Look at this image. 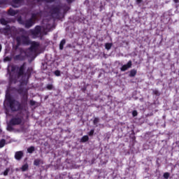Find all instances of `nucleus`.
<instances>
[{
  "instance_id": "obj_8",
  "label": "nucleus",
  "mask_w": 179,
  "mask_h": 179,
  "mask_svg": "<svg viewBox=\"0 0 179 179\" xmlns=\"http://www.w3.org/2000/svg\"><path fill=\"white\" fill-rule=\"evenodd\" d=\"M24 59H26V52L21 49L20 55L14 57V61H24Z\"/></svg>"
},
{
  "instance_id": "obj_36",
  "label": "nucleus",
  "mask_w": 179,
  "mask_h": 179,
  "mask_svg": "<svg viewBox=\"0 0 179 179\" xmlns=\"http://www.w3.org/2000/svg\"><path fill=\"white\" fill-rule=\"evenodd\" d=\"M54 73L55 76H61V71L59 70H56Z\"/></svg>"
},
{
  "instance_id": "obj_39",
  "label": "nucleus",
  "mask_w": 179,
  "mask_h": 179,
  "mask_svg": "<svg viewBox=\"0 0 179 179\" xmlns=\"http://www.w3.org/2000/svg\"><path fill=\"white\" fill-rule=\"evenodd\" d=\"M9 168H7L4 171H3V176H8V173H9Z\"/></svg>"
},
{
  "instance_id": "obj_40",
  "label": "nucleus",
  "mask_w": 179,
  "mask_h": 179,
  "mask_svg": "<svg viewBox=\"0 0 179 179\" xmlns=\"http://www.w3.org/2000/svg\"><path fill=\"white\" fill-rule=\"evenodd\" d=\"M132 115H133V117H136L138 115V111L133 110Z\"/></svg>"
},
{
  "instance_id": "obj_24",
  "label": "nucleus",
  "mask_w": 179,
  "mask_h": 179,
  "mask_svg": "<svg viewBox=\"0 0 179 179\" xmlns=\"http://www.w3.org/2000/svg\"><path fill=\"white\" fill-rule=\"evenodd\" d=\"M5 145H6V140L3 138L0 140V149H2Z\"/></svg>"
},
{
  "instance_id": "obj_12",
  "label": "nucleus",
  "mask_w": 179,
  "mask_h": 179,
  "mask_svg": "<svg viewBox=\"0 0 179 179\" xmlns=\"http://www.w3.org/2000/svg\"><path fill=\"white\" fill-rule=\"evenodd\" d=\"M36 22H34V20H32L31 19L26 20L24 22V26L25 29H30V27H32V26H34Z\"/></svg>"
},
{
  "instance_id": "obj_11",
  "label": "nucleus",
  "mask_w": 179,
  "mask_h": 179,
  "mask_svg": "<svg viewBox=\"0 0 179 179\" xmlns=\"http://www.w3.org/2000/svg\"><path fill=\"white\" fill-rule=\"evenodd\" d=\"M24 3V0H12L11 6L13 8H20Z\"/></svg>"
},
{
  "instance_id": "obj_21",
  "label": "nucleus",
  "mask_w": 179,
  "mask_h": 179,
  "mask_svg": "<svg viewBox=\"0 0 179 179\" xmlns=\"http://www.w3.org/2000/svg\"><path fill=\"white\" fill-rule=\"evenodd\" d=\"M47 34H48V30L45 28L43 29L41 27V37H43V36H47Z\"/></svg>"
},
{
  "instance_id": "obj_37",
  "label": "nucleus",
  "mask_w": 179,
  "mask_h": 179,
  "mask_svg": "<svg viewBox=\"0 0 179 179\" xmlns=\"http://www.w3.org/2000/svg\"><path fill=\"white\" fill-rule=\"evenodd\" d=\"M169 177H170V173L169 172L164 173V178L169 179Z\"/></svg>"
},
{
  "instance_id": "obj_15",
  "label": "nucleus",
  "mask_w": 179,
  "mask_h": 179,
  "mask_svg": "<svg viewBox=\"0 0 179 179\" xmlns=\"http://www.w3.org/2000/svg\"><path fill=\"white\" fill-rule=\"evenodd\" d=\"M62 9L63 10V15H66V13L70 10L71 7L67 5H64L62 6Z\"/></svg>"
},
{
  "instance_id": "obj_19",
  "label": "nucleus",
  "mask_w": 179,
  "mask_h": 179,
  "mask_svg": "<svg viewBox=\"0 0 179 179\" xmlns=\"http://www.w3.org/2000/svg\"><path fill=\"white\" fill-rule=\"evenodd\" d=\"M40 164H43V160H41V159H36L34 161V166H40Z\"/></svg>"
},
{
  "instance_id": "obj_33",
  "label": "nucleus",
  "mask_w": 179,
  "mask_h": 179,
  "mask_svg": "<svg viewBox=\"0 0 179 179\" xmlns=\"http://www.w3.org/2000/svg\"><path fill=\"white\" fill-rule=\"evenodd\" d=\"M8 5V0H0V6Z\"/></svg>"
},
{
  "instance_id": "obj_3",
  "label": "nucleus",
  "mask_w": 179,
  "mask_h": 179,
  "mask_svg": "<svg viewBox=\"0 0 179 179\" xmlns=\"http://www.w3.org/2000/svg\"><path fill=\"white\" fill-rule=\"evenodd\" d=\"M17 92L18 93V94H20V96H22L21 106H26V104H27V100H29V92L27 91V89L20 87L17 90Z\"/></svg>"
},
{
  "instance_id": "obj_9",
  "label": "nucleus",
  "mask_w": 179,
  "mask_h": 179,
  "mask_svg": "<svg viewBox=\"0 0 179 179\" xmlns=\"http://www.w3.org/2000/svg\"><path fill=\"white\" fill-rule=\"evenodd\" d=\"M23 121V117H13L10 120V124L11 125H20Z\"/></svg>"
},
{
  "instance_id": "obj_44",
  "label": "nucleus",
  "mask_w": 179,
  "mask_h": 179,
  "mask_svg": "<svg viewBox=\"0 0 179 179\" xmlns=\"http://www.w3.org/2000/svg\"><path fill=\"white\" fill-rule=\"evenodd\" d=\"M137 3H141L142 2V0H136Z\"/></svg>"
},
{
  "instance_id": "obj_28",
  "label": "nucleus",
  "mask_w": 179,
  "mask_h": 179,
  "mask_svg": "<svg viewBox=\"0 0 179 179\" xmlns=\"http://www.w3.org/2000/svg\"><path fill=\"white\" fill-rule=\"evenodd\" d=\"M13 124H10V122H9L8 126H7V131H13Z\"/></svg>"
},
{
  "instance_id": "obj_2",
  "label": "nucleus",
  "mask_w": 179,
  "mask_h": 179,
  "mask_svg": "<svg viewBox=\"0 0 179 179\" xmlns=\"http://www.w3.org/2000/svg\"><path fill=\"white\" fill-rule=\"evenodd\" d=\"M15 41L17 42V47H20V45H30V38L29 36L21 35L15 38Z\"/></svg>"
},
{
  "instance_id": "obj_41",
  "label": "nucleus",
  "mask_w": 179,
  "mask_h": 179,
  "mask_svg": "<svg viewBox=\"0 0 179 179\" xmlns=\"http://www.w3.org/2000/svg\"><path fill=\"white\" fill-rule=\"evenodd\" d=\"M29 104H30V106H35L36 105V101H34L33 100H31L29 101Z\"/></svg>"
},
{
  "instance_id": "obj_43",
  "label": "nucleus",
  "mask_w": 179,
  "mask_h": 179,
  "mask_svg": "<svg viewBox=\"0 0 179 179\" xmlns=\"http://www.w3.org/2000/svg\"><path fill=\"white\" fill-rule=\"evenodd\" d=\"M5 61H10V58L9 57H6L5 58Z\"/></svg>"
},
{
  "instance_id": "obj_27",
  "label": "nucleus",
  "mask_w": 179,
  "mask_h": 179,
  "mask_svg": "<svg viewBox=\"0 0 179 179\" xmlns=\"http://www.w3.org/2000/svg\"><path fill=\"white\" fill-rule=\"evenodd\" d=\"M111 47H113V43H107L105 44L106 50H111Z\"/></svg>"
},
{
  "instance_id": "obj_25",
  "label": "nucleus",
  "mask_w": 179,
  "mask_h": 179,
  "mask_svg": "<svg viewBox=\"0 0 179 179\" xmlns=\"http://www.w3.org/2000/svg\"><path fill=\"white\" fill-rule=\"evenodd\" d=\"M37 2H46V3H52L55 0H36Z\"/></svg>"
},
{
  "instance_id": "obj_38",
  "label": "nucleus",
  "mask_w": 179,
  "mask_h": 179,
  "mask_svg": "<svg viewBox=\"0 0 179 179\" xmlns=\"http://www.w3.org/2000/svg\"><path fill=\"white\" fill-rule=\"evenodd\" d=\"M89 136H93L94 135V129H91L90 131L88 133Z\"/></svg>"
},
{
  "instance_id": "obj_34",
  "label": "nucleus",
  "mask_w": 179,
  "mask_h": 179,
  "mask_svg": "<svg viewBox=\"0 0 179 179\" xmlns=\"http://www.w3.org/2000/svg\"><path fill=\"white\" fill-rule=\"evenodd\" d=\"M46 89L48 90H52V89H54V85H52V84H49L46 86Z\"/></svg>"
},
{
  "instance_id": "obj_23",
  "label": "nucleus",
  "mask_w": 179,
  "mask_h": 179,
  "mask_svg": "<svg viewBox=\"0 0 179 179\" xmlns=\"http://www.w3.org/2000/svg\"><path fill=\"white\" fill-rule=\"evenodd\" d=\"M17 22L20 24H22V26L24 25V20H23V19H22V16H20L17 17Z\"/></svg>"
},
{
  "instance_id": "obj_29",
  "label": "nucleus",
  "mask_w": 179,
  "mask_h": 179,
  "mask_svg": "<svg viewBox=\"0 0 179 179\" xmlns=\"http://www.w3.org/2000/svg\"><path fill=\"white\" fill-rule=\"evenodd\" d=\"M31 72H33V69L31 68H28L27 70V73L25 75H27L28 76H30L31 75Z\"/></svg>"
},
{
  "instance_id": "obj_46",
  "label": "nucleus",
  "mask_w": 179,
  "mask_h": 179,
  "mask_svg": "<svg viewBox=\"0 0 179 179\" xmlns=\"http://www.w3.org/2000/svg\"><path fill=\"white\" fill-rule=\"evenodd\" d=\"M2 51V45L0 44V52Z\"/></svg>"
},
{
  "instance_id": "obj_45",
  "label": "nucleus",
  "mask_w": 179,
  "mask_h": 179,
  "mask_svg": "<svg viewBox=\"0 0 179 179\" xmlns=\"http://www.w3.org/2000/svg\"><path fill=\"white\" fill-rule=\"evenodd\" d=\"M173 2H175V3H178L179 0H173Z\"/></svg>"
},
{
  "instance_id": "obj_42",
  "label": "nucleus",
  "mask_w": 179,
  "mask_h": 179,
  "mask_svg": "<svg viewBox=\"0 0 179 179\" xmlns=\"http://www.w3.org/2000/svg\"><path fill=\"white\" fill-rule=\"evenodd\" d=\"M75 0H66L67 3H72Z\"/></svg>"
},
{
  "instance_id": "obj_35",
  "label": "nucleus",
  "mask_w": 179,
  "mask_h": 179,
  "mask_svg": "<svg viewBox=\"0 0 179 179\" xmlns=\"http://www.w3.org/2000/svg\"><path fill=\"white\" fill-rule=\"evenodd\" d=\"M152 94H155V96H160V93L159 92V90H153Z\"/></svg>"
},
{
  "instance_id": "obj_26",
  "label": "nucleus",
  "mask_w": 179,
  "mask_h": 179,
  "mask_svg": "<svg viewBox=\"0 0 179 179\" xmlns=\"http://www.w3.org/2000/svg\"><path fill=\"white\" fill-rule=\"evenodd\" d=\"M36 150V148L34 146H30L29 148H27V152L28 153H33Z\"/></svg>"
},
{
  "instance_id": "obj_13",
  "label": "nucleus",
  "mask_w": 179,
  "mask_h": 179,
  "mask_svg": "<svg viewBox=\"0 0 179 179\" xmlns=\"http://www.w3.org/2000/svg\"><path fill=\"white\" fill-rule=\"evenodd\" d=\"M132 67V61L129 60L127 64L123 65L121 68H120V71L122 72H125V71H127V69H129V68Z\"/></svg>"
},
{
  "instance_id": "obj_14",
  "label": "nucleus",
  "mask_w": 179,
  "mask_h": 179,
  "mask_svg": "<svg viewBox=\"0 0 179 179\" xmlns=\"http://www.w3.org/2000/svg\"><path fill=\"white\" fill-rule=\"evenodd\" d=\"M23 156H24V153L23 152V151H17L15 153L14 157L15 160L20 162V160H22V159H23Z\"/></svg>"
},
{
  "instance_id": "obj_18",
  "label": "nucleus",
  "mask_w": 179,
  "mask_h": 179,
  "mask_svg": "<svg viewBox=\"0 0 179 179\" xmlns=\"http://www.w3.org/2000/svg\"><path fill=\"white\" fill-rule=\"evenodd\" d=\"M136 73H138V71L135 69H133L130 71L129 76L130 78H134V76H136Z\"/></svg>"
},
{
  "instance_id": "obj_16",
  "label": "nucleus",
  "mask_w": 179,
  "mask_h": 179,
  "mask_svg": "<svg viewBox=\"0 0 179 179\" xmlns=\"http://www.w3.org/2000/svg\"><path fill=\"white\" fill-rule=\"evenodd\" d=\"M38 47V43H37L36 42H33L31 44V47L29 48L30 51H36V50H37Z\"/></svg>"
},
{
  "instance_id": "obj_6",
  "label": "nucleus",
  "mask_w": 179,
  "mask_h": 179,
  "mask_svg": "<svg viewBox=\"0 0 179 179\" xmlns=\"http://www.w3.org/2000/svg\"><path fill=\"white\" fill-rule=\"evenodd\" d=\"M61 9H62V6L58 5L51 8L52 15H56L57 18L59 19V15H61Z\"/></svg>"
},
{
  "instance_id": "obj_1",
  "label": "nucleus",
  "mask_w": 179,
  "mask_h": 179,
  "mask_svg": "<svg viewBox=\"0 0 179 179\" xmlns=\"http://www.w3.org/2000/svg\"><path fill=\"white\" fill-rule=\"evenodd\" d=\"M6 99L9 103V107L11 111L15 112L23 110V106H22V103H20V102H19L18 101L12 99V96H10V95H7L6 96Z\"/></svg>"
},
{
  "instance_id": "obj_5",
  "label": "nucleus",
  "mask_w": 179,
  "mask_h": 179,
  "mask_svg": "<svg viewBox=\"0 0 179 179\" xmlns=\"http://www.w3.org/2000/svg\"><path fill=\"white\" fill-rule=\"evenodd\" d=\"M29 33L34 38H38V37H41V26L36 25L34 29L29 30Z\"/></svg>"
},
{
  "instance_id": "obj_30",
  "label": "nucleus",
  "mask_w": 179,
  "mask_h": 179,
  "mask_svg": "<svg viewBox=\"0 0 179 179\" xmlns=\"http://www.w3.org/2000/svg\"><path fill=\"white\" fill-rule=\"evenodd\" d=\"M87 141H89V136H84L82 137L81 138V142H87Z\"/></svg>"
},
{
  "instance_id": "obj_10",
  "label": "nucleus",
  "mask_w": 179,
  "mask_h": 179,
  "mask_svg": "<svg viewBox=\"0 0 179 179\" xmlns=\"http://www.w3.org/2000/svg\"><path fill=\"white\" fill-rule=\"evenodd\" d=\"M41 16H43V11L39 10L36 13H32L29 19H31V20H34V23H36V20H37L38 17H41Z\"/></svg>"
},
{
  "instance_id": "obj_4",
  "label": "nucleus",
  "mask_w": 179,
  "mask_h": 179,
  "mask_svg": "<svg viewBox=\"0 0 179 179\" xmlns=\"http://www.w3.org/2000/svg\"><path fill=\"white\" fill-rule=\"evenodd\" d=\"M11 71L12 72L15 71L17 78H21V76L26 75V73H24L26 71V62H24L20 66H13Z\"/></svg>"
},
{
  "instance_id": "obj_31",
  "label": "nucleus",
  "mask_w": 179,
  "mask_h": 179,
  "mask_svg": "<svg viewBox=\"0 0 179 179\" xmlns=\"http://www.w3.org/2000/svg\"><path fill=\"white\" fill-rule=\"evenodd\" d=\"M19 31L23 34L22 36H26V34H27V31L24 30L23 28H20Z\"/></svg>"
},
{
  "instance_id": "obj_17",
  "label": "nucleus",
  "mask_w": 179,
  "mask_h": 179,
  "mask_svg": "<svg viewBox=\"0 0 179 179\" xmlns=\"http://www.w3.org/2000/svg\"><path fill=\"white\" fill-rule=\"evenodd\" d=\"M17 13H19V11L18 10H15L12 8H10L8 10V15L10 16H15V15H17Z\"/></svg>"
},
{
  "instance_id": "obj_22",
  "label": "nucleus",
  "mask_w": 179,
  "mask_h": 179,
  "mask_svg": "<svg viewBox=\"0 0 179 179\" xmlns=\"http://www.w3.org/2000/svg\"><path fill=\"white\" fill-rule=\"evenodd\" d=\"M22 171H27L29 170V164H25L21 167Z\"/></svg>"
},
{
  "instance_id": "obj_20",
  "label": "nucleus",
  "mask_w": 179,
  "mask_h": 179,
  "mask_svg": "<svg viewBox=\"0 0 179 179\" xmlns=\"http://www.w3.org/2000/svg\"><path fill=\"white\" fill-rule=\"evenodd\" d=\"M65 44H66V40L62 39L59 43V50H64Z\"/></svg>"
},
{
  "instance_id": "obj_7",
  "label": "nucleus",
  "mask_w": 179,
  "mask_h": 179,
  "mask_svg": "<svg viewBox=\"0 0 179 179\" xmlns=\"http://www.w3.org/2000/svg\"><path fill=\"white\" fill-rule=\"evenodd\" d=\"M0 23L3 26H6L5 28H3L1 29L3 33H8V31H10V26L8 25V24L9 23L8 20H5V18H1L0 19Z\"/></svg>"
},
{
  "instance_id": "obj_32",
  "label": "nucleus",
  "mask_w": 179,
  "mask_h": 179,
  "mask_svg": "<svg viewBox=\"0 0 179 179\" xmlns=\"http://www.w3.org/2000/svg\"><path fill=\"white\" fill-rule=\"evenodd\" d=\"M99 122H100V119L99 117H94V119L93 120L94 125H97V124H99Z\"/></svg>"
}]
</instances>
